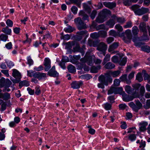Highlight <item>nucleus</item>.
I'll list each match as a JSON object with an SVG mask.
<instances>
[{"label":"nucleus","mask_w":150,"mask_h":150,"mask_svg":"<svg viewBox=\"0 0 150 150\" xmlns=\"http://www.w3.org/2000/svg\"><path fill=\"white\" fill-rule=\"evenodd\" d=\"M140 6L138 5L135 4L132 6L131 8L135 13L137 15L141 16L148 12L149 11L148 8L142 7L139 8Z\"/></svg>","instance_id":"f257e3e1"},{"label":"nucleus","mask_w":150,"mask_h":150,"mask_svg":"<svg viewBox=\"0 0 150 150\" xmlns=\"http://www.w3.org/2000/svg\"><path fill=\"white\" fill-rule=\"evenodd\" d=\"M111 13V12L109 10L103 9L102 11L99 13L95 21L96 22L98 23H102L104 21V19L105 18L106 15Z\"/></svg>","instance_id":"f03ea898"},{"label":"nucleus","mask_w":150,"mask_h":150,"mask_svg":"<svg viewBox=\"0 0 150 150\" xmlns=\"http://www.w3.org/2000/svg\"><path fill=\"white\" fill-rule=\"evenodd\" d=\"M148 25H147L145 23L141 22L140 23L139 25V30L141 33L143 34V40H146L147 39V29L148 26Z\"/></svg>","instance_id":"7ed1b4c3"},{"label":"nucleus","mask_w":150,"mask_h":150,"mask_svg":"<svg viewBox=\"0 0 150 150\" xmlns=\"http://www.w3.org/2000/svg\"><path fill=\"white\" fill-rule=\"evenodd\" d=\"M99 80L104 84L108 86V83H110L112 82V80L109 75L106 74L105 76H100L99 77Z\"/></svg>","instance_id":"20e7f679"},{"label":"nucleus","mask_w":150,"mask_h":150,"mask_svg":"<svg viewBox=\"0 0 150 150\" xmlns=\"http://www.w3.org/2000/svg\"><path fill=\"white\" fill-rule=\"evenodd\" d=\"M74 22L79 30L85 29L87 28L86 23H84L80 17L75 19Z\"/></svg>","instance_id":"39448f33"},{"label":"nucleus","mask_w":150,"mask_h":150,"mask_svg":"<svg viewBox=\"0 0 150 150\" xmlns=\"http://www.w3.org/2000/svg\"><path fill=\"white\" fill-rule=\"evenodd\" d=\"M125 33V36L123 38L122 40L126 43L128 44L130 43L132 37L131 30L128 29L126 30Z\"/></svg>","instance_id":"423d86ee"},{"label":"nucleus","mask_w":150,"mask_h":150,"mask_svg":"<svg viewBox=\"0 0 150 150\" xmlns=\"http://www.w3.org/2000/svg\"><path fill=\"white\" fill-rule=\"evenodd\" d=\"M11 84L12 82L8 79L2 77L0 79V87H9Z\"/></svg>","instance_id":"0eeeda50"},{"label":"nucleus","mask_w":150,"mask_h":150,"mask_svg":"<svg viewBox=\"0 0 150 150\" xmlns=\"http://www.w3.org/2000/svg\"><path fill=\"white\" fill-rule=\"evenodd\" d=\"M89 61H87L86 62L87 64L90 65L92 64L93 62V61L96 64H100L102 62V60L98 59H96V57L94 55H93L89 57L88 59Z\"/></svg>","instance_id":"6e6552de"},{"label":"nucleus","mask_w":150,"mask_h":150,"mask_svg":"<svg viewBox=\"0 0 150 150\" xmlns=\"http://www.w3.org/2000/svg\"><path fill=\"white\" fill-rule=\"evenodd\" d=\"M122 90V88L111 87L108 91V94L109 95L113 93L116 94L120 93Z\"/></svg>","instance_id":"1a4fd4ad"},{"label":"nucleus","mask_w":150,"mask_h":150,"mask_svg":"<svg viewBox=\"0 0 150 150\" xmlns=\"http://www.w3.org/2000/svg\"><path fill=\"white\" fill-rule=\"evenodd\" d=\"M121 93L122 95L123 100L125 101L129 102L131 101L135 98L133 96H129L127 95L125 92L122 91Z\"/></svg>","instance_id":"9d476101"},{"label":"nucleus","mask_w":150,"mask_h":150,"mask_svg":"<svg viewBox=\"0 0 150 150\" xmlns=\"http://www.w3.org/2000/svg\"><path fill=\"white\" fill-rule=\"evenodd\" d=\"M107 48V45L103 42H101L99 43L97 49L100 51H105Z\"/></svg>","instance_id":"9b49d317"},{"label":"nucleus","mask_w":150,"mask_h":150,"mask_svg":"<svg viewBox=\"0 0 150 150\" xmlns=\"http://www.w3.org/2000/svg\"><path fill=\"white\" fill-rule=\"evenodd\" d=\"M83 84V82L81 81H74L71 84V87L74 89H78Z\"/></svg>","instance_id":"f8f14e48"},{"label":"nucleus","mask_w":150,"mask_h":150,"mask_svg":"<svg viewBox=\"0 0 150 150\" xmlns=\"http://www.w3.org/2000/svg\"><path fill=\"white\" fill-rule=\"evenodd\" d=\"M48 74L51 76L57 77L58 76L59 74L55 70V67L53 66L51 69L48 72Z\"/></svg>","instance_id":"ddd939ff"},{"label":"nucleus","mask_w":150,"mask_h":150,"mask_svg":"<svg viewBox=\"0 0 150 150\" xmlns=\"http://www.w3.org/2000/svg\"><path fill=\"white\" fill-rule=\"evenodd\" d=\"M44 65L45 66V70L46 71H47L51 67L50 60L48 58H46L45 59Z\"/></svg>","instance_id":"4468645a"},{"label":"nucleus","mask_w":150,"mask_h":150,"mask_svg":"<svg viewBox=\"0 0 150 150\" xmlns=\"http://www.w3.org/2000/svg\"><path fill=\"white\" fill-rule=\"evenodd\" d=\"M147 122L144 121H142L140 122L139 125V130L140 131L143 132L146 130V127L148 125Z\"/></svg>","instance_id":"2eb2a0df"},{"label":"nucleus","mask_w":150,"mask_h":150,"mask_svg":"<svg viewBox=\"0 0 150 150\" xmlns=\"http://www.w3.org/2000/svg\"><path fill=\"white\" fill-rule=\"evenodd\" d=\"M125 90L126 92L128 94L134 95L136 93V91H134V89H132L129 86H125Z\"/></svg>","instance_id":"dca6fc26"},{"label":"nucleus","mask_w":150,"mask_h":150,"mask_svg":"<svg viewBox=\"0 0 150 150\" xmlns=\"http://www.w3.org/2000/svg\"><path fill=\"white\" fill-rule=\"evenodd\" d=\"M46 77V74L45 73L35 71L34 77L39 80H41Z\"/></svg>","instance_id":"f3484780"},{"label":"nucleus","mask_w":150,"mask_h":150,"mask_svg":"<svg viewBox=\"0 0 150 150\" xmlns=\"http://www.w3.org/2000/svg\"><path fill=\"white\" fill-rule=\"evenodd\" d=\"M103 4L105 7L110 9H112L116 6V4L114 2H105L103 3Z\"/></svg>","instance_id":"a211bd4d"},{"label":"nucleus","mask_w":150,"mask_h":150,"mask_svg":"<svg viewBox=\"0 0 150 150\" xmlns=\"http://www.w3.org/2000/svg\"><path fill=\"white\" fill-rule=\"evenodd\" d=\"M118 42H114L110 46L108 49V51L109 52H111L116 49L118 46Z\"/></svg>","instance_id":"6ab92c4d"},{"label":"nucleus","mask_w":150,"mask_h":150,"mask_svg":"<svg viewBox=\"0 0 150 150\" xmlns=\"http://www.w3.org/2000/svg\"><path fill=\"white\" fill-rule=\"evenodd\" d=\"M13 76L16 79H19L21 78V75L19 72L16 69L13 70Z\"/></svg>","instance_id":"aec40b11"},{"label":"nucleus","mask_w":150,"mask_h":150,"mask_svg":"<svg viewBox=\"0 0 150 150\" xmlns=\"http://www.w3.org/2000/svg\"><path fill=\"white\" fill-rule=\"evenodd\" d=\"M127 75L126 74H124L121 76L120 79L122 81H126L127 84H129L131 83V81L130 80L127 79Z\"/></svg>","instance_id":"412c9836"},{"label":"nucleus","mask_w":150,"mask_h":150,"mask_svg":"<svg viewBox=\"0 0 150 150\" xmlns=\"http://www.w3.org/2000/svg\"><path fill=\"white\" fill-rule=\"evenodd\" d=\"M115 65L111 62H109L106 64L104 66L105 68L107 69H111L114 68Z\"/></svg>","instance_id":"4be33fe9"},{"label":"nucleus","mask_w":150,"mask_h":150,"mask_svg":"<svg viewBox=\"0 0 150 150\" xmlns=\"http://www.w3.org/2000/svg\"><path fill=\"white\" fill-rule=\"evenodd\" d=\"M79 14V16H83V20L84 21L87 20L88 21V16L83 11H80Z\"/></svg>","instance_id":"5701e85b"},{"label":"nucleus","mask_w":150,"mask_h":150,"mask_svg":"<svg viewBox=\"0 0 150 150\" xmlns=\"http://www.w3.org/2000/svg\"><path fill=\"white\" fill-rule=\"evenodd\" d=\"M87 32L86 30L81 31L77 32V34L78 35L77 36L76 38L77 39H79V40H81L82 38L81 36L84 35H86L87 33Z\"/></svg>","instance_id":"b1692460"},{"label":"nucleus","mask_w":150,"mask_h":150,"mask_svg":"<svg viewBox=\"0 0 150 150\" xmlns=\"http://www.w3.org/2000/svg\"><path fill=\"white\" fill-rule=\"evenodd\" d=\"M101 66L99 65L97 67L93 66L92 67L91 69V71L93 73H96L98 72V70L100 69Z\"/></svg>","instance_id":"393cba45"},{"label":"nucleus","mask_w":150,"mask_h":150,"mask_svg":"<svg viewBox=\"0 0 150 150\" xmlns=\"http://www.w3.org/2000/svg\"><path fill=\"white\" fill-rule=\"evenodd\" d=\"M2 31L7 35H10L11 34V30L10 29H9L8 26L3 28Z\"/></svg>","instance_id":"a878e982"},{"label":"nucleus","mask_w":150,"mask_h":150,"mask_svg":"<svg viewBox=\"0 0 150 150\" xmlns=\"http://www.w3.org/2000/svg\"><path fill=\"white\" fill-rule=\"evenodd\" d=\"M67 68L68 71L71 73H73L76 72L75 67L72 64L69 65Z\"/></svg>","instance_id":"bb28decb"},{"label":"nucleus","mask_w":150,"mask_h":150,"mask_svg":"<svg viewBox=\"0 0 150 150\" xmlns=\"http://www.w3.org/2000/svg\"><path fill=\"white\" fill-rule=\"evenodd\" d=\"M115 23V21L113 19H110L106 22V25L110 28H112Z\"/></svg>","instance_id":"cd10ccee"},{"label":"nucleus","mask_w":150,"mask_h":150,"mask_svg":"<svg viewBox=\"0 0 150 150\" xmlns=\"http://www.w3.org/2000/svg\"><path fill=\"white\" fill-rule=\"evenodd\" d=\"M99 37L105 38L107 36V32L106 31L101 30L98 31Z\"/></svg>","instance_id":"c85d7f7f"},{"label":"nucleus","mask_w":150,"mask_h":150,"mask_svg":"<svg viewBox=\"0 0 150 150\" xmlns=\"http://www.w3.org/2000/svg\"><path fill=\"white\" fill-rule=\"evenodd\" d=\"M86 49L85 46L83 45L82 47H78V51L81 53L82 55L83 56L85 53V50Z\"/></svg>","instance_id":"c756f323"},{"label":"nucleus","mask_w":150,"mask_h":150,"mask_svg":"<svg viewBox=\"0 0 150 150\" xmlns=\"http://www.w3.org/2000/svg\"><path fill=\"white\" fill-rule=\"evenodd\" d=\"M29 85L28 82L26 80H24L19 83V86L20 88L23 86H28Z\"/></svg>","instance_id":"7c9ffc66"},{"label":"nucleus","mask_w":150,"mask_h":150,"mask_svg":"<svg viewBox=\"0 0 150 150\" xmlns=\"http://www.w3.org/2000/svg\"><path fill=\"white\" fill-rule=\"evenodd\" d=\"M120 73V71L119 70L114 71L110 73L111 75L113 77H116Z\"/></svg>","instance_id":"2f4dec72"},{"label":"nucleus","mask_w":150,"mask_h":150,"mask_svg":"<svg viewBox=\"0 0 150 150\" xmlns=\"http://www.w3.org/2000/svg\"><path fill=\"white\" fill-rule=\"evenodd\" d=\"M145 92V88L144 86H141L140 90V93L141 96L140 97H139V98L140 99H142V98L143 97V96H144V94Z\"/></svg>","instance_id":"473e14b6"},{"label":"nucleus","mask_w":150,"mask_h":150,"mask_svg":"<svg viewBox=\"0 0 150 150\" xmlns=\"http://www.w3.org/2000/svg\"><path fill=\"white\" fill-rule=\"evenodd\" d=\"M141 49L143 51L149 53L150 52V47L147 45H144L141 47Z\"/></svg>","instance_id":"72a5a7b5"},{"label":"nucleus","mask_w":150,"mask_h":150,"mask_svg":"<svg viewBox=\"0 0 150 150\" xmlns=\"http://www.w3.org/2000/svg\"><path fill=\"white\" fill-rule=\"evenodd\" d=\"M132 31L133 35L136 36L138 34L139 30L137 26H134L132 28Z\"/></svg>","instance_id":"f704fd0d"},{"label":"nucleus","mask_w":150,"mask_h":150,"mask_svg":"<svg viewBox=\"0 0 150 150\" xmlns=\"http://www.w3.org/2000/svg\"><path fill=\"white\" fill-rule=\"evenodd\" d=\"M98 30H106V31L108 30V28H106L104 24H101L98 25L97 27Z\"/></svg>","instance_id":"c9c22d12"},{"label":"nucleus","mask_w":150,"mask_h":150,"mask_svg":"<svg viewBox=\"0 0 150 150\" xmlns=\"http://www.w3.org/2000/svg\"><path fill=\"white\" fill-rule=\"evenodd\" d=\"M110 55L109 54H107L105 55L103 60V64H105L107 62L110 60Z\"/></svg>","instance_id":"e433bc0d"},{"label":"nucleus","mask_w":150,"mask_h":150,"mask_svg":"<svg viewBox=\"0 0 150 150\" xmlns=\"http://www.w3.org/2000/svg\"><path fill=\"white\" fill-rule=\"evenodd\" d=\"M112 103H107L104 104V108L107 110H110L111 109Z\"/></svg>","instance_id":"4c0bfd02"},{"label":"nucleus","mask_w":150,"mask_h":150,"mask_svg":"<svg viewBox=\"0 0 150 150\" xmlns=\"http://www.w3.org/2000/svg\"><path fill=\"white\" fill-rule=\"evenodd\" d=\"M132 26V23L131 21H129L126 23L125 25L123 26L124 28H130Z\"/></svg>","instance_id":"58836bf2"},{"label":"nucleus","mask_w":150,"mask_h":150,"mask_svg":"<svg viewBox=\"0 0 150 150\" xmlns=\"http://www.w3.org/2000/svg\"><path fill=\"white\" fill-rule=\"evenodd\" d=\"M10 98V95L8 93H4L3 99L5 100H8Z\"/></svg>","instance_id":"ea45409f"},{"label":"nucleus","mask_w":150,"mask_h":150,"mask_svg":"<svg viewBox=\"0 0 150 150\" xmlns=\"http://www.w3.org/2000/svg\"><path fill=\"white\" fill-rule=\"evenodd\" d=\"M64 30L67 32L71 33L74 30V28H72L70 26L68 25V28H65Z\"/></svg>","instance_id":"a19ab883"},{"label":"nucleus","mask_w":150,"mask_h":150,"mask_svg":"<svg viewBox=\"0 0 150 150\" xmlns=\"http://www.w3.org/2000/svg\"><path fill=\"white\" fill-rule=\"evenodd\" d=\"M136 79L140 82L143 80V78L140 73H138L136 76Z\"/></svg>","instance_id":"79ce46f5"},{"label":"nucleus","mask_w":150,"mask_h":150,"mask_svg":"<svg viewBox=\"0 0 150 150\" xmlns=\"http://www.w3.org/2000/svg\"><path fill=\"white\" fill-rule=\"evenodd\" d=\"M91 37L93 39H96L99 37L98 32V33H91L90 35Z\"/></svg>","instance_id":"37998d69"},{"label":"nucleus","mask_w":150,"mask_h":150,"mask_svg":"<svg viewBox=\"0 0 150 150\" xmlns=\"http://www.w3.org/2000/svg\"><path fill=\"white\" fill-rule=\"evenodd\" d=\"M112 61L114 63H116L119 62L118 57L116 55L113 56L111 58Z\"/></svg>","instance_id":"c03bdc74"},{"label":"nucleus","mask_w":150,"mask_h":150,"mask_svg":"<svg viewBox=\"0 0 150 150\" xmlns=\"http://www.w3.org/2000/svg\"><path fill=\"white\" fill-rule=\"evenodd\" d=\"M129 139L132 141L135 140L136 138L135 134H130L129 135Z\"/></svg>","instance_id":"a18cd8bd"},{"label":"nucleus","mask_w":150,"mask_h":150,"mask_svg":"<svg viewBox=\"0 0 150 150\" xmlns=\"http://www.w3.org/2000/svg\"><path fill=\"white\" fill-rule=\"evenodd\" d=\"M72 3L75 4H76L78 7H80L81 4L80 0H69Z\"/></svg>","instance_id":"49530a36"},{"label":"nucleus","mask_w":150,"mask_h":150,"mask_svg":"<svg viewBox=\"0 0 150 150\" xmlns=\"http://www.w3.org/2000/svg\"><path fill=\"white\" fill-rule=\"evenodd\" d=\"M88 128H89L88 133L92 135L94 134L95 132V130L94 129L92 128L91 126H88L87 127Z\"/></svg>","instance_id":"de8ad7c7"},{"label":"nucleus","mask_w":150,"mask_h":150,"mask_svg":"<svg viewBox=\"0 0 150 150\" xmlns=\"http://www.w3.org/2000/svg\"><path fill=\"white\" fill-rule=\"evenodd\" d=\"M40 87L39 86H37L35 88V94L37 95H39L41 93Z\"/></svg>","instance_id":"09e8293b"},{"label":"nucleus","mask_w":150,"mask_h":150,"mask_svg":"<svg viewBox=\"0 0 150 150\" xmlns=\"http://www.w3.org/2000/svg\"><path fill=\"white\" fill-rule=\"evenodd\" d=\"M127 62V58H123L121 61H119L120 64L122 66L125 65Z\"/></svg>","instance_id":"8fccbe9b"},{"label":"nucleus","mask_w":150,"mask_h":150,"mask_svg":"<svg viewBox=\"0 0 150 150\" xmlns=\"http://www.w3.org/2000/svg\"><path fill=\"white\" fill-rule=\"evenodd\" d=\"M8 36L4 34H1L0 35V39L1 40L3 41H6L8 39Z\"/></svg>","instance_id":"3c124183"},{"label":"nucleus","mask_w":150,"mask_h":150,"mask_svg":"<svg viewBox=\"0 0 150 150\" xmlns=\"http://www.w3.org/2000/svg\"><path fill=\"white\" fill-rule=\"evenodd\" d=\"M116 20L117 22L121 23H123L125 21V19L121 17L116 18Z\"/></svg>","instance_id":"603ef678"},{"label":"nucleus","mask_w":150,"mask_h":150,"mask_svg":"<svg viewBox=\"0 0 150 150\" xmlns=\"http://www.w3.org/2000/svg\"><path fill=\"white\" fill-rule=\"evenodd\" d=\"M35 71H27V75L28 76L30 77H31L33 76L34 77L35 73Z\"/></svg>","instance_id":"864d4df0"},{"label":"nucleus","mask_w":150,"mask_h":150,"mask_svg":"<svg viewBox=\"0 0 150 150\" xmlns=\"http://www.w3.org/2000/svg\"><path fill=\"white\" fill-rule=\"evenodd\" d=\"M7 104L5 102L3 103L1 105L0 110L1 112L5 110L6 108Z\"/></svg>","instance_id":"5fc2aeb1"},{"label":"nucleus","mask_w":150,"mask_h":150,"mask_svg":"<svg viewBox=\"0 0 150 150\" xmlns=\"http://www.w3.org/2000/svg\"><path fill=\"white\" fill-rule=\"evenodd\" d=\"M144 108L146 109H148L150 108V99L146 100V104L144 105Z\"/></svg>","instance_id":"6e6d98bb"},{"label":"nucleus","mask_w":150,"mask_h":150,"mask_svg":"<svg viewBox=\"0 0 150 150\" xmlns=\"http://www.w3.org/2000/svg\"><path fill=\"white\" fill-rule=\"evenodd\" d=\"M97 13V12L95 10H94L92 11L90 16L91 18L92 19H93L95 18Z\"/></svg>","instance_id":"4d7b16f0"},{"label":"nucleus","mask_w":150,"mask_h":150,"mask_svg":"<svg viewBox=\"0 0 150 150\" xmlns=\"http://www.w3.org/2000/svg\"><path fill=\"white\" fill-rule=\"evenodd\" d=\"M6 23L8 27H12L13 25V22L10 19H8L6 21Z\"/></svg>","instance_id":"13d9d810"},{"label":"nucleus","mask_w":150,"mask_h":150,"mask_svg":"<svg viewBox=\"0 0 150 150\" xmlns=\"http://www.w3.org/2000/svg\"><path fill=\"white\" fill-rule=\"evenodd\" d=\"M132 3L131 0H123V3L124 5L126 6H129Z\"/></svg>","instance_id":"bf43d9fd"},{"label":"nucleus","mask_w":150,"mask_h":150,"mask_svg":"<svg viewBox=\"0 0 150 150\" xmlns=\"http://www.w3.org/2000/svg\"><path fill=\"white\" fill-rule=\"evenodd\" d=\"M141 86V84L139 83H136L132 85V86L134 88V91L137 90Z\"/></svg>","instance_id":"052dcab7"},{"label":"nucleus","mask_w":150,"mask_h":150,"mask_svg":"<svg viewBox=\"0 0 150 150\" xmlns=\"http://www.w3.org/2000/svg\"><path fill=\"white\" fill-rule=\"evenodd\" d=\"M115 28L119 32H122L123 30L122 26L120 24L116 25L115 26Z\"/></svg>","instance_id":"680f3d73"},{"label":"nucleus","mask_w":150,"mask_h":150,"mask_svg":"<svg viewBox=\"0 0 150 150\" xmlns=\"http://www.w3.org/2000/svg\"><path fill=\"white\" fill-rule=\"evenodd\" d=\"M120 80L118 79H115L114 81V84L115 86H118L120 83Z\"/></svg>","instance_id":"e2e57ef3"},{"label":"nucleus","mask_w":150,"mask_h":150,"mask_svg":"<svg viewBox=\"0 0 150 150\" xmlns=\"http://www.w3.org/2000/svg\"><path fill=\"white\" fill-rule=\"evenodd\" d=\"M121 125L120 127L122 129H125L127 128V126L125 122H121Z\"/></svg>","instance_id":"0e129e2a"},{"label":"nucleus","mask_w":150,"mask_h":150,"mask_svg":"<svg viewBox=\"0 0 150 150\" xmlns=\"http://www.w3.org/2000/svg\"><path fill=\"white\" fill-rule=\"evenodd\" d=\"M61 38L62 39H63L64 40H68L70 39V36L68 34H67L62 36Z\"/></svg>","instance_id":"69168bd1"},{"label":"nucleus","mask_w":150,"mask_h":150,"mask_svg":"<svg viewBox=\"0 0 150 150\" xmlns=\"http://www.w3.org/2000/svg\"><path fill=\"white\" fill-rule=\"evenodd\" d=\"M109 35L113 36L114 37L116 36L117 35L116 32L114 30H111L109 32Z\"/></svg>","instance_id":"338daca9"},{"label":"nucleus","mask_w":150,"mask_h":150,"mask_svg":"<svg viewBox=\"0 0 150 150\" xmlns=\"http://www.w3.org/2000/svg\"><path fill=\"white\" fill-rule=\"evenodd\" d=\"M71 10L72 12L75 14H76L77 13L78 10L77 8L75 6H73L71 8Z\"/></svg>","instance_id":"774afa93"}]
</instances>
